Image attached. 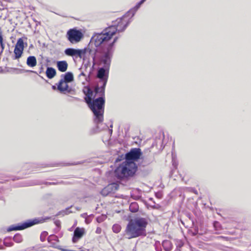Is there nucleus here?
<instances>
[{
    "label": "nucleus",
    "mask_w": 251,
    "mask_h": 251,
    "mask_svg": "<svg viewBox=\"0 0 251 251\" xmlns=\"http://www.w3.org/2000/svg\"><path fill=\"white\" fill-rule=\"evenodd\" d=\"M74 99L75 100H79V99L77 98H74Z\"/></svg>",
    "instance_id": "nucleus-54"
},
{
    "label": "nucleus",
    "mask_w": 251,
    "mask_h": 251,
    "mask_svg": "<svg viewBox=\"0 0 251 251\" xmlns=\"http://www.w3.org/2000/svg\"><path fill=\"white\" fill-rule=\"evenodd\" d=\"M71 213V211H69V208H66L65 210L59 211L58 212V213L56 215V216H59L60 214H62L63 215L68 214L69 213Z\"/></svg>",
    "instance_id": "nucleus-37"
},
{
    "label": "nucleus",
    "mask_w": 251,
    "mask_h": 251,
    "mask_svg": "<svg viewBox=\"0 0 251 251\" xmlns=\"http://www.w3.org/2000/svg\"><path fill=\"white\" fill-rule=\"evenodd\" d=\"M124 158H125V157H124L123 155L120 156H118L115 160V162H120L122 160H123Z\"/></svg>",
    "instance_id": "nucleus-43"
},
{
    "label": "nucleus",
    "mask_w": 251,
    "mask_h": 251,
    "mask_svg": "<svg viewBox=\"0 0 251 251\" xmlns=\"http://www.w3.org/2000/svg\"><path fill=\"white\" fill-rule=\"evenodd\" d=\"M54 224L57 226V230H59L60 229V228L61 227V222L59 220H56L54 221Z\"/></svg>",
    "instance_id": "nucleus-40"
},
{
    "label": "nucleus",
    "mask_w": 251,
    "mask_h": 251,
    "mask_svg": "<svg viewBox=\"0 0 251 251\" xmlns=\"http://www.w3.org/2000/svg\"><path fill=\"white\" fill-rule=\"evenodd\" d=\"M131 18L130 15H126V13L122 17L118 18L115 22H113V25L108 28L115 29L118 32H123L131 22Z\"/></svg>",
    "instance_id": "nucleus-8"
},
{
    "label": "nucleus",
    "mask_w": 251,
    "mask_h": 251,
    "mask_svg": "<svg viewBox=\"0 0 251 251\" xmlns=\"http://www.w3.org/2000/svg\"><path fill=\"white\" fill-rule=\"evenodd\" d=\"M13 240L16 243H21L23 241L22 236L17 233L14 236Z\"/></svg>",
    "instance_id": "nucleus-30"
},
{
    "label": "nucleus",
    "mask_w": 251,
    "mask_h": 251,
    "mask_svg": "<svg viewBox=\"0 0 251 251\" xmlns=\"http://www.w3.org/2000/svg\"><path fill=\"white\" fill-rule=\"evenodd\" d=\"M87 216H88V215L86 213H84L81 214V217H82L83 218H84L85 219V218H87Z\"/></svg>",
    "instance_id": "nucleus-47"
},
{
    "label": "nucleus",
    "mask_w": 251,
    "mask_h": 251,
    "mask_svg": "<svg viewBox=\"0 0 251 251\" xmlns=\"http://www.w3.org/2000/svg\"><path fill=\"white\" fill-rule=\"evenodd\" d=\"M43 69H44V68H43V66H42L40 68V71H39V74H41V73H42L43 72Z\"/></svg>",
    "instance_id": "nucleus-50"
},
{
    "label": "nucleus",
    "mask_w": 251,
    "mask_h": 251,
    "mask_svg": "<svg viewBox=\"0 0 251 251\" xmlns=\"http://www.w3.org/2000/svg\"><path fill=\"white\" fill-rule=\"evenodd\" d=\"M193 192H194L195 194H196V193H197V191H196V190H194Z\"/></svg>",
    "instance_id": "nucleus-56"
},
{
    "label": "nucleus",
    "mask_w": 251,
    "mask_h": 251,
    "mask_svg": "<svg viewBox=\"0 0 251 251\" xmlns=\"http://www.w3.org/2000/svg\"><path fill=\"white\" fill-rule=\"evenodd\" d=\"M66 91L68 93L74 94L75 93V90L73 89L72 88L69 87V85H68V88L64 90V92Z\"/></svg>",
    "instance_id": "nucleus-42"
},
{
    "label": "nucleus",
    "mask_w": 251,
    "mask_h": 251,
    "mask_svg": "<svg viewBox=\"0 0 251 251\" xmlns=\"http://www.w3.org/2000/svg\"><path fill=\"white\" fill-rule=\"evenodd\" d=\"M48 241L49 243L52 245V246H54L55 245V243L53 242H59V240L57 236L52 234L50 235L48 237Z\"/></svg>",
    "instance_id": "nucleus-25"
},
{
    "label": "nucleus",
    "mask_w": 251,
    "mask_h": 251,
    "mask_svg": "<svg viewBox=\"0 0 251 251\" xmlns=\"http://www.w3.org/2000/svg\"><path fill=\"white\" fill-rule=\"evenodd\" d=\"M53 165L47 164H38L36 163H25L23 167V170H28L38 168H44L47 166H53Z\"/></svg>",
    "instance_id": "nucleus-15"
},
{
    "label": "nucleus",
    "mask_w": 251,
    "mask_h": 251,
    "mask_svg": "<svg viewBox=\"0 0 251 251\" xmlns=\"http://www.w3.org/2000/svg\"><path fill=\"white\" fill-rule=\"evenodd\" d=\"M64 53L66 55L77 57L80 51L74 48H67L64 50Z\"/></svg>",
    "instance_id": "nucleus-18"
},
{
    "label": "nucleus",
    "mask_w": 251,
    "mask_h": 251,
    "mask_svg": "<svg viewBox=\"0 0 251 251\" xmlns=\"http://www.w3.org/2000/svg\"><path fill=\"white\" fill-rule=\"evenodd\" d=\"M0 46L1 49V53H2L4 49L5 45L3 43L2 32L0 28Z\"/></svg>",
    "instance_id": "nucleus-29"
},
{
    "label": "nucleus",
    "mask_w": 251,
    "mask_h": 251,
    "mask_svg": "<svg viewBox=\"0 0 251 251\" xmlns=\"http://www.w3.org/2000/svg\"><path fill=\"white\" fill-rule=\"evenodd\" d=\"M198 232V230H197L196 232V233H194L193 234L195 235H196L197 234V233Z\"/></svg>",
    "instance_id": "nucleus-55"
},
{
    "label": "nucleus",
    "mask_w": 251,
    "mask_h": 251,
    "mask_svg": "<svg viewBox=\"0 0 251 251\" xmlns=\"http://www.w3.org/2000/svg\"><path fill=\"white\" fill-rule=\"evenodd\" d=\"M102 90L101 85L100 86L99 85H97L95 87L94 90L93 91L95 93V95L93 96V98H95L96 95L98 94H99L100 97H103V98H105V89H104L103 93L102 92Z\"/></svg>",
    "instance_id": "nucleus-23"
},
{
    "label": "nucleus",
    "mask_w": 251,
    "mask_h": 251,
    "mask_svg": "<svg viewBox=\"0 0 251 251\" xmlns=\"http://www.w3.org/2000/svg\"><path fill=\"white\" fill-rule=\"evenodd\" d=\"M91 217H94L93 214H91L87 216V218H85V222L87 224H88L91 223L92 219L91 218Z\"/></svg>",
    "instance_id": "nucleus-41"
},
{
    "label": "nucleus",
    "mask_w": 251,
    "mask_h": 251,
    "mask_svg": "<svg viewBox=\"0 0 251 251\" xmlns=\"http://www.w3.org/2000/svg\"><path fill=\"white\" fill-rule=\"evenodd\" d=\"M138 167L135 162L124 161L115 170L118 177L121 178L133 176L137 171Z\"/></svg>",
    "instance_id": "nucleus-6"
},
{
    "label": "nucleus",
    "mask_w": 251,
    "mask_h": 251,
    "mask_svg": "<svg viewBox=\"0 0 251 251\" xmlns=\"http://www.w3.org/2000/svg\"><path fill=\"white\" fill-rule=\"evenodd\" d=\"M121 230V226L119 224H114L112 226V230L115 233H118Z\"/></svg>",
    "instance_id": "nucleus-31"
},
{
    "label": "nucleus",
    "mask_w": 251,
    "mask_h": 251,
    "mask_svg": "<svg viewBox=\"0 0 251 251\" xmlns=\"http://www.w3.org/2000/svg\"><path fill=\"white\" fill-rule=\"evenodd\" d=\"M141 158L142 161L139 164L140 168L141 167H145L148 166L154 160L153 156L150 151L147 154L144 153Z\"/></svg>",
    "instance_id": "nucleus-13"
},
{
    "label": "nucleus",
    "mask_w": 251,
    "mask_h": 251,
    "mask_svg": "<svg viewBox=\"0 0 251 251\" xmlns=\"http://www.w3.org/2000/svg\"><path fill=\"white\" fill-rule=\"evenodd\" d=\"M62 251H83L82 250H79V251H75V250H67V249H63Z\"/></svg>",
    "instance_id": "nucleus-49"
},
{
    "label": "nucleus",
    "mask_w": 251,
    "mask_h": 251,
    "mask_svg": "<svg viewBox=\"0 0 251 251\" xmlns=\"http://www.w3.org/2000/svg\"><path fill=\"white\" fill-rule=\"evenodd\" d=\"M144 2L143 0H141L138 2L135 6L131 8L126 12V15H130L131 17H133L135 14L136 11L139 9L141 5Z\"/></svg>",
    "instance_id": "nucleus-16"
},
{
    "label": "nucleus",
    "mask_w": 251,
    "mask_h": 251,
    "mask_svg": "<svg viewBox=\"0 0 251 251\" xmlns=\"http://www.w3.org/2000/svg\"><path fill=\"white\" fill-rule=\"evenodd\" d=\"M14 53L15 54L14 57H13V59H17L20 58L23 53V50L18 49V48L15 47Z\"/></svg>",
    "instance_id": "nucleus-28"
},
{
    "label": "nucleus",
    "mask_w": 251,
    "mask_h": 251,
    "mask_svg": "<svg viewBox=\"0 0 251 251\" xmlns=\"http://www.w3.org/2000/svg\"><path fill=\"white\" fill-rule=\"evenodd\" d=\"M52 89L53 90H56V89H57V87L56 88V86L55 85H52Z\"/></svg>",
    "instance_id": "nucleus-52"
},
{
    "label": "nucleus",
    "mask_w": 251,
    "mask_h": 251,
    "mask_svg": "<svg viewBox=\"0 0 251 251\" xmlns=\"http://www.w3.org/2000/svg\"><path fill=\"white\" fill-rule=\"evenodd\" d=\"M47 77L49 79H52L56 75L55 69L52 67H48L46 71Z\"/></svg>",
    "instance_id": "nucleus-21"
},
{
    "label": "nucleus",
    "mask_w": 251,
    "mask_h": 251,
    "mask_svg": "<svg viewBox=\"0 0 251 251\" xmlns=\"http://www.w3.org/2000/svg\"><path fill=\"white\" fill-rule=\"evenodd\" d=\"M12 245H13V244H10V245H9L8 246H12ZM6 246H7V245H6Z\"/></svg>",
    "instance_id": "nucleus-57"
},
{
    "label": "nucleus",
    "mask_w": 251,
    "mask_h": 251,
    "mask_svg": "<svg viewBox=\"0 0 251 251\" xmlns=\"http://www.w3.org/2000/svg\"><path fill=\"white\" fill-rule=\"evenodd\" d=\"M154 246L156 251H162L161 245L159 241H155Z\"/></svg>",
    "instance_id": "nucleus-33"
},
{
    "label": "nucleus",
    "mask_w": 251,
    "mask_h": 251,
    "mask_svg": "<svg viewBox=\"0 0 251 251\" xmlns=\"http://www.w3.org/2000/svg\"><path fill=\"white\" fill-rule=\"evenodd\" d=\"M61 78L57 84V90L60 92H64L68 88V83L72 82L74 79V75L72 72H68L61 75Z\"/></svg>",
    "instance_id": "nucleus-9"
},
{
    "label": "nucleus",
    "mask_w": 251,
    "mask_h": 251,
    "mask_svg": "<svg viewBox=\"0 0 251 251\" xmlns=\"http://www.w3.org/2000/svg\"><path fill=\"white\" fill-rule=\"evenodd\" d=\"M116 32L115 29L112 30L106 28L100 33H96V36L101 35L102 36L101 38L104 37L102 43L100 45L102 55L112 58L115 50L114 44L118 40V37H115L111 42H110L109 41Z\"/></svg>",
    "instance_id": "nucleus-4"
},
{
    "label": "nucleus",
    "mask_w": 251,
    "mask_h": 251,
    "mask_svg": "<svg viewBox=\"0 0 251 251\" xmlns=\"http://www.w3.org/2000/svg\"><path fill=\"white\" fill-rule=\"evenodd\" d=\"M102 37L101 35L96 36V33H94L86 48L81 50L77 49L80 51L78 57L81 58L83 55L88 53L89 57L92 58L93 67L96 65V61L102 55L100 47L104 39V37Z\"/></svg>",
    "instance_id": "nucleus-3"
},
{
    "label": "nucleus",
    "mask_w": 251,
    "mask_h": 251,
    "mask_svg": "<svg viewBox=\"0 0 251 251\" xmlns=\"http://www.w3.org/2000/svg\"><path fill=\"white\" fill-rule=\"evenodd\" d=\"M85 233L84 228L77 227L74 231V235L72 238V242L74 243H76Z\"/></svg>",
    "instance_id": "nucleus-14"
},
{
    "label": "nucleus",
    "mask_w": 251,
    "mask_h": 251,
    "mask_svg": "<svg viewBox=\"0 0 251 251\" xmlns=\"http://www.w3.org/2000/svg\"><path fill=\"white\" fill-rule=\"evenodd\" d=\"M35 184H36L33 183V182H29L28 183H26V184H24L23 186H30V185H35Z\"/></svg>",
    "instance_id": "nucleus-46"
},
{
    "label": "nucleus",
    "mask_w": 251,
    "mask_h": 251,
    "mask_svg": "<svg viewBox=\"0 0 251 251\" xmlns=\"http://www.w3.org/2000/svg\"><path fill=\"white\" fill-rule=\"evenodd\" d=\"M26 72H29L33 73H34V74H36L38 75V73L36 71H31V70H27Z\"/></svg>",
    "instance_id": "nucleus-51"
},
{
    "label": "nucleus",
    "mask_w": 251,
    "mask_h": 251,
    "mask_svg": "<svg viewBox=\"0 0 251 251\" xmlns=\"http://www.w3.org/2000/svg\"><path fill=\"white\" fill-rule=\"evenodd\" d=\"M101 232V228L100 227H98L96 230V233L97 234H100Z\"/></svg>",
    "instance_id": "nucleus-45"
},
{
    "label": "nucleus",
    "mask_w": 251,
    "mask_h": 251,
    "mask_svg": "<svg viewBox=\"0 0 251 251\" xmlns=\"http://www.w3.org/2000/svg\"><path fill=\"white\" fill-rule=\"evenodd\" d=\"M129 209L132 213H135L139 210V205L137 202H132L130 204Z\"/></svg>",
    "instance_id": "nucleus-26"
},
{
    "label": "nucleus",
    "mask_w": 251,
    "mask_h": 251,
    "mask_svg": "<svg viewBox=\"0 0 251 251\" xmlns=\"http://www.w3.org/2000/svg\"><path fill=\"white\" fill-rule=\"evenodd\" d=\"M61 182H48V181H45L43 182L42 183L44 184H45L46 185H56L60 184Z\"/></svg>",
    "instance_id": "nucleus-39"
},
{
    "label": "nucleus",
    "mask_w": 251,
    "mask_h": 251,
    "mask_svg": "<svg viewBox=\"0 0 251 251\" xmlns=\"http://www.w3.org/2000/svg\"><path fill=\"white\" fill-rule=\"evenodd\" d=\"M162 246L165 251H170L173 247L171 242L168 240H163L162 243Z\"/></svg>",
    "instance_id": "nucleus-24"
},
{
    "label": "nucleus",
    "mask_w": 251,
    "mask_h": 251,
    "mask_svg": "<svg viewBox=\"0 0 251 251\" xmlns=\"http://www.w3.org/2000/svg\"><path fill=\"white\" fill-rule=\"evenodd\" d=\"M112 58L102 55L96 61V65L99 66L96 77L101 83L102 92H103L107 82Z\"/></svg>",
    "instance_id": "nucleus-5"
},
{
    "label": "nucleus",
    "mask_w": 251,
    "mask_h": 251,
    "mask_svg": "<svg viewBox=\"0 0 251 251\" xmlns=\"http://www.w3.org/2000/svg\"><path fill=\"white\" fill-rule=\"evenodd\" d=\"M144 2L143 0H141L138 2L135 6L131 8L126 12V15H130L131 17H133L135 14L136 11L139 9L141 5Z\"/></svg>",
    "instance_id": "nucleus-17"
},
{
    "label": "nucleus",
    "mask_w": 251,
    "mask_h": 251,
    "mask_svg": "<svg viewBox=\"0 0 251 251\" xmlns=\"http://www.w3.org/2000/svg\"><path fill=\"white\" fill-rule=\"evenodd\" d=\"M58 70L61 72H65L68 68V63L66 61H58L56 63Z\"/></svg>",
    "instance_id": "nucleus-20"
},
{
    "label": "nucleus",
    "mask_w": 251,
    "mask_h": 251,
    "mask_svg": "<svg viewBox=\"0 0 251 251\" xmlns=\"http://www.w3.org/2000/svg\"><path fill=\"white\" fill-rule=\"evenodd\" d=\"M106 217V216L101 215L97 217L96 220L97 221L100 223L102 222L105 219Z\"/></svg>",
    "instance_id": "nucleus-38"
},
{
    "label": "nucleus",
    "mask_w": 251,
    "mask_h": 251,
    "mask_svg": "<svg viewBox=\"0 0 251 251\" xmlns=\"http://www.w3.org/2000/svg\"><path fill=\"white\" fill-rule=\"evenodd\" d=\"M143 153L140 148H132L125 156V161L128 162H135L140 158Z\"/></svg>",
    "instance_id": "nucleus-11"
},
{
    "label": "nucleus",
    "mask_w": 251,
    "mask_h": 251,
    "mask_svg": "<svg viewBox=\"0 0 251 251\" xmlns=\"http://www.w3.org/2000/svg\"><path fill=\"white\" fill-rule=\"evenodd\" d=\"M148 225L147 219L137 217L128 223L124 232V236L128 239L147 235L146 227Z\"/></svg>",
    "instance_id": "nucleus-2"
},
{
    "label": "nucleus",
    "mask_w": 251,
    "mask_h": 251,
    "mask_svg": "<svg viewBox=\"0 0 251 251\" xmlns=\"http://www.w3.org/2000/svg\"><path fill=\"white\" fill-rule=\"evenodd\" d=\"M119 188V185L116 183H112L108 184L101 191L100 194L103 196H107V195L115 193Z\"/></svg>",
    "instance_id": "nucleus-12"
},
{
    "label": "nucleus",
    "mask_w": 251,
    "mask_h": 251,
    "mask_svg": "<svg viewBox=\"0 0 251 251\" xmlns=\"http://www.w3.org/2000/svg\"><path fill=\"white\" fill-rule=\"evenodd\" d=\"M48 233L47 231H43L40 235V240L42 242H44L46 240V238Z\"/></svg>",
    "instance_id": "nucleus-35"
},
{
    "label": "nucleus",
    "mask_w": 251,
    "mask_h": 251,
    "mask_svg": "<svg viewBox=\"0 0 251 251\" xmlns=\"http://www.w3.org/2000/svg\"><path fill=\"white\" fill-rule=\"evenodd\" d=\"M85 102L88 104L89 107L94 114V122L96 125V127L91 130V134H94L97 133L108 127L107 125L102 123L103 121L105 98L99 97L96 99L93 98L91 100L85 98Z\"/></svg>",
    "instance_id": "nucleus-1"
},
{
    "label": "nucleus",
    "mask_w": 251,
    "mask_h": 251,
    "mask_svg": "<svg viewBox=\"0 0 251 251\" xmlns=\"http://www.w3.org/2000/svg\"><path fill=\"white\" fill-rule=\"evenodd\" d=\"M66 37L70 43L76 44L79 42L83 38V34L80 30L74 28L68 30Z\"/></svg>",
    "instance_id": "nucleus-10"
},
{
    "label": "nucleus",
    "mask_w": 251,
    "mask_h": 251,
    "mask_svg": "<svg viewBox=\"0 0 251 251\" xmlns=\"http://www.w3.org/2000/svg\"><path fill=\"white\" fill-rule=\"evenodd\" d=\"M82 163V162L78 161V162H74L71 163H67V164H65V165L66 166L77 165L81 164ZM56 165H63V163H59L56 164ZM63 165H65V164H63Z\"/></svg>",
    "instance_id": "nucleus-34"
},
{
    "label": "nucleus",
    "mask_w": 251,
    "mask_h": 251,
    "mask_svg": "<svg viewBox=\"0 0 251 251\" xmlns=\"http://www.w3.org/2000/svg\"><path fill=\"white\" fill-rule=\"evenodd\" d=\"M83 92L85 95V98L88 99L89 100H92L93 98V91L91 89L89 86H84L83 89Z\"/></svg>",
    "instance_id": "nucleus-19"
},
{
    "label": "nucleus",
    "mask_w": 251,
    "mask_h": 251,
    "mask_svg": "<svg viewBox=\"0 0 251 251\" xmlns=\"http://www.w3.org/2000/svg\"><path fill=\"white\" fill-rule=\"evenodd\" d=\"M91 73V71H90L89 72V75H88V76L87 77V76H86V75L84 73V72H81V73L79 75H78V77L80 78V77H81V76H85V80H86L87 81H89V80H90V75Z\"/></svg>",
    "instance_id": "nucleus-36"
},
{
    "label": "nucleus",
    "mask_w": 251,
    "mask_h": 251,
    "mask_svg": "<svg viewBox=\"0 0 251 251\" xmlns=\"http://www.w3.org/2000/svg\"><path fill=\"white\" fill-rule=\"evenodd\" d=\"M50 217H39L33 219L28 220L24 223H19L17 225H13L10 226L7 228L8 231L13 230H20L30 227L35 225L43 223L48 220L50 219Z\"/></svg>",
    "instance_id": "nucleus-7"
},
{
    "label": "nucleus",
    "mask_w": 251,
    "mask_h": 251,
    "mask_svg": "<svg viewBox=\"0 0 251 251\" xmlns=\"http://www.w3.org/2000/svg\"><path fill=\"white\" fill-rule=\"evenodd\" d=\"M25 44V46H27V43H25L24 42V40L22 38H19L17 40V43L15 45L16 48H18V49H20L24 50Z\"/></svg>",
    "instance_id": "nucleus-27"
},
{
    "label": "nucleus",
    "mask_w": 251,
    "mask_h": 251,
    "mask_svg": "<svg viewBox=\"0 0 251 251\" xmlns=\"http://www.w3.org/2000/svg\"><path fill=\"white\" fill-rule=\"evenodd\" d=\"M213 225L215 230L219 231L222 229V226L219 222L214 221Z\"/></svg>",
    "instance_id": "nucleus-32"
},
{
    "label": "nucleus",
    "mask_w": 251,
    "mask_h": 251,
    "mask_svg": "<svg viewBox=\"0 0 251 251\" xmlns=\"http://www.w3.org/2000/svg\"><path fill=\"white\" fill-rule=\"evenodd\" d=\"M90 62L89 61H88V62L86 64H83V66H82V67L81 68L79 69V70H81L82 69H83V68H84L85 69H86L88 66H90Z\"/></svg>",
    "instance_id": "nucleus-44"
},
{
    "label": "nucleus",
    "mask_w": 251,
    "mask_h": 251,
    "mask_svg": "<svg viewBox=\"0 0 251 251\" xmlns=\"http://www.w3.org/2000/svg\"><path fill=\"white\" fill-rule=\"evenodd\" d=\"M109 133L110 134V135H111L112 133V129H109Z\"/></svg>",
    "instance_id": "nucleus-53"
},
{
    "label": "nucleus",
    "mask_w": 251,
    "mask_h": 251,
    "mask_svg": "<svg viewBox=\"0 0 251 251\" xmlns=\"http://www.w3.org/2000/svg\"><path fill=\"white\" fill-rule=\"evenodd\" d=\"M144 2L146 0H143Z\"/></svg>",
    "instance_id": "nucleus-59"
},
{
    "label": "nucleus",
    "mask_w": 251,
    "mask_h": 251,
    "mask_svg": "<svg viewBox=\"0 0 251 251\" xmlns=\"http://www.w3.org/2000/svg\"><path fill=\"white\" fill-rule=\"evenodd\" d=\"M26 64L30 67H34L37 65V59L34 56H29L26 60Z\"/></svg>",
    "instance_id": "nucleus-22"
},
{
    "label": "nucleus",
    "mask_w": 251,
    "mask_h": 251,
    "mask_svg": "<svg viewBox=\"0 0 251 251\" xmlns=\"http://www.w3.org/2000/svg\"><path fill=\"white\" fill-rule=\"evenodd\" d=\"M110 126L111 128H112V126H113L112 125H111Z\"/></svg>",
    "instance_id": "nucleus-58"
},
{
    "label": "nucleus",
    "mask_w": 251,
    "mask_h": 251,
    "mask_svg": "<svg viewBox=\"0 0 251 251\" xmlns=\"http://www.w3.org/2000/svg\"><path fill=\"white\" fill-rule=\"evenodd\" d=\"M19 179H20V178L16 177V176H12L11 177V179H12L13 180H15Z\"/></svg>",
    "instance_id": "nucleus-48"
}]
</instances>
